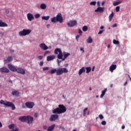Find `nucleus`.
<instances>
[{
	"instance_id": "3c124183",
	"label": "nucleus",
	"mask_w": 131,
	"mask_h": 131,
	"mask_svg": "<svg viewBox=\"0 0 131 131\" xmlns=\"http://www.w3.org/2000/svg\"><path fill=\"white\" fill-rule=\"evenodd\" d=\"M34 117H37L38 116V113H35L34 115Z\"/></svg>"
},
{
	"instance_id": "20e7f679",
	"label": "nucleus",
	"mask_w": 131,
	"mask_h": 131,
	"mask_svg": "<svg viewBox=\"0 0 131 131\" xmlns=\"http://www.w3.org/2000/svg\"><path fill=\"white\" fill-rule=\"evenodd\" d=\"M25 106L27 107V108H28L29 109H32L33 107H34V102L28 101L25 103Z\"/></svg>"
},
{
	"instance_id": "49530a36",
	"label": "nucleus",
	"mask_w": 131,
	"mask_h": 131,
	"mask_svg": "<svg viewBox=\"0 0 131 131\" xmlns=\"http://www.w3.org/2000/svg\"><path fill=\"white\" fill-rule=\"evenodd\" d=\"M99 117L100 119H103V118H104V116H103V115H99Z\"/></svg>"
},
{
	"instance_id": "f257e3e1",
	"label": "nucleus",
	"mask_w": 131,
	"mask_h": 131,
	"mask_svg": "<svg viewBox=\"0 0 131 131\" xmlns=\"http://www.w3.org/2000/svg\"><path fill=\"white\" fill-rule=\"evenodd\" d=\"M67 111L66 107L63 104L58 105V107L52 111V113L53 114H62V113H65Z\"/></svg>"
},
{
	"instance_id": "4c0bfd02",
	"label": "nucleus",
	"mask_w": 131,
	"mask_h": 131,
	"mask_svg": "<svg viewBox=\"0 0 131 131\" xmlns=\"http://www.w3.org/2000/svg\"><path fill=\"white\" fill-rule=\"evenodd\" d=\"M114 45H119V41L116 40V39H114L113 41Z\"/></svg>"
},
{
	"instance_id": "473e14b6",
	"label": "nucleus",
	"mask_w": 131,
	"mask_h": 131,
	"mask_svg": "<svg viewBox=\"0 0 131 131\" xmlns=\"http://www.w3.org/2000/svg\"><path fill=\"white\" fill-rule=\"evenodd\" d=\"M92 71V68L89 67H86V73H90Z\"/></svg>"
},
{
	"instance_id": "ea45409f",
	"label": "nucleus",
	"mask_w": 131,
	"mask_h": 131,
	"mask_svg": "<svg viewBox=\"0 0 131 131\" xmlns=\"http://www.w3.org/2000/svg\"><path fill=\"white\" fill-rule=\"evenodd\" d=\"M40 17V15L38 13H37L35 15V18H36V19H38V18H39Z\"/></svg>"
},
{
	"instance_id": "c9c22d12",
	"label": "nucleus",
	"mask_w": 131,
	"mask_h": 131,
	"mask_svg": "<svg viewBox=\"0 0 131 131\" xmlns=\"http://www.w3.org/2000/svg\"><path fill=\"white\" fill-rule=\"evenodd\" d=\"M50 19V16H42V20H48Z\"/></svg>"
},
{
	"instance_id": "bb28decb",
	"label": "nucleus",
	"mask_w": 131,
	"mask_h": 131,
	"mask_svg": "<svg viewBox=\"0 0 131 131\" xmlns=\"http://www.w3.org/2000/svg\"><path fill=\"white\" fill-rule=\"evenodd\" d=\"M114 16V13L112 12L109 16L108 17V19H109V21L110 22H111L112 21V18H113V17Z\"/></svg>"
},
{
	"instance_id": "39448f33",
	"label": "nucleus",
	"mask_w": 131,
	"mask_h": 131,
	"mask_svg": "<svg viewBox=\"0 0 131 131\" xmlns=\"http://www.w3.org/2000/svg\"><path fill=\"white\" fill-rule=\"evenodd\" d=\"M56 20L57 22L60 23H63V17H62V14L61 13H58L56 15Z\"/></svg>"
},
{
	"instance_id": "bf43d9fd",
	"label": "nucleus",
	"mask_w": 131,
	"mask_h": 131,
	"mask_svg": "<svg viewBox=\"0 0 131 131\" xmlns=\"http://www.w3.org/2000/svg\"><path fill=\"white\" fill-rule=\"evenodd\" d=\"M78 38H79V35H77L76 36V39H77V40H78Z\"/></svg>"
},
{
	"instance_id": "680f3d73",
	"label": "nucleus",
	"mask_w": 131,
	"mask_h": 131,
	"mask_svg": "<svg viewBox=\"0 0 131 131\" xmlns=\"http://www.w3.org/2000/svg\"><path fill=\"white\" fill-rule=\"evenodd\" d=\"M97 6H98V7H100V6H101V5L100 4V2H97Z\"/></svg>"
},
{
	"instance_id": "6e6d98bb",
	"label": "nucleus",
	"mask_w": 131,
	"mask_h": 131,
	"mask_svg": "<svg viewBox=\"0 0 131 131\" xmlns=\"http://www.w3.org/2000/svg\"><path fill=\"white\" fill-rule=\"evenodd\" d=\"M104 31L103 30H100L99 32H98V34H102L103 33V32Z\"/></svg>"
},
{
	"instance_id": "6ab92c4d",
	"label": "nucleus",
	"mask_w": 131,
	"mask_h": 131,
	"mask_svg": "<svg viewBox=\"0 0 131 131\" xmlns=\"http://www.w3.org/2000/svg\"><path fill=\"white\" fill-rule=\"evenodd\" d=\"M56 58V56L55 55L52 56H47V61H52V60H54Z\"/></svg>"
},
{
	"instance_id": "7ed1b4c3",
	"label": "nucleus",
	"mask_w": 131,
	"mask_h": 131,
	"mask_svg": "<svg viewBox=\"0 0 131 131\" xmlns=\"http://www.w3.org/2000/svg\"><path fill=\"white\" fill-rule=\"evenodd\" d=\"M31 33V30L30 29H24L23 31H20L18 33L19 36H26Z\"/></svg>"
},
{
	"instance_id": "774afa93",
	"label": "nucleus",
	"mask_w": 131,
	"mask_h": 131,
	"mask_svg": "<svg viewBox=\"0 0 131 131\" xmlns=\"http://www.w3.org/2000/svg\"><path fill=\"white\" fill-rule=\"evenodd\" d=\"M110 47H111L110 45L108 44V45H107V48H108V49H110Z\"/></svg>"
},
{
	"instance_id": "a19ab883",
	"label": "nucleus",
	"mask_w": 131,
	"mask_h": 131,
	"mask_svg": "<svg viewBox=\"0 0 131 131\" xmlns=\"http://www.w3.org/2000/svg\"><path fill=\"white\" fill-rule=\"evenodd\" d=\"M96 4H97V2L93 1L90 3V5L91 6H96Z\"/></svg>"
},
{
	"instance_id": "412c9836",
	"label": "nucleus",
	"mask_w": 131,
	"mask_h": 131,
	"mask_svg": "<svg viewBox=\"0 0 131 131\" xmlns=\"http://www.w3.org/2000/svg\"><path fill=\"white\" fill-rule=\"evenodd\" d=\"M55 126H56V125H55V124H52L51 126H49L47 130L48 131H52V130H53V129H54L55 128Z\"/></svg>"
},
{
	"instance_id": "603ef678",
	"label": "nucleus",
	"mask_w": 131,
	"mask_h": 131,
	"mask_svg": "<svg viewBox=\"0 0 131 131\" xmlns=\"http://www.w3.org/2000/svg\"><path fill=\"white\" fill-rule=\"evenodd\" d=\"M49 53H50V51H46L44 54V56H46V55H47V54H49Z\"/></svg>"
},
{
	"instance_id": "09e8293b",
	"label": "nucleus",
	"mask_w": 131,
	"mask_h": 131,
	"mask_svg": "<svg viewBox=\"0 0 131 131\" xmlns=\"http://www.w3.org/2000/svg\"><path fill=\"white\" fill-rule=\"evenodd\" d=\"M79 33L80 35H81L82 34V31L80 29H79Z\"/></svg>"
},
{
	"instance_id": "f704fd0d",
	"label": "nucleus",
	"mask_w": 131,
	"mask_h": 131,
	"mask_svg": "<svg viewBox=\"0 0 131 131\" xmlns=\"http://www.w3.org/2000/svg\"><path fill=\"white\" fill-rule=\"evenodd\" d=\"M14 126H15L14 124H11L8 125V127L10 129H14Z\"/></svg>"
},
{
	"instance_id": "f3484780",
	"label": "nucleus",
	"mask_w": 131,
	"mask_h": 131,
	"mask_svg": "<svg viewBox=\"0 0 131 131\" xmlns=\"http://www.w3.org/2000/svg\"><path fill=\"white\" fill-rule=\"evenodd\" d=\"M27 116H22L19 118V120L22 121L23 122H25L27 121Z\"/></svg>"
},
{
	"instance_id": "de8ad7c7",
	"label": "nucleus",
	"mask_w": 131,
	"mask_h": 131,
	"mask_svg": "<svg viewBox=\"0 0 131 131\" xmlns=\"http://www.w3.org/2000/svg\"><path fill=\"white\" fill-rule=\"evenodd\" d=\"M101 124H102V125H106V122L105 121H102L101 122Z\"/></svg>"
},
{
	"instance_id": "052dcab7",
	"label": "nucleus",
	"mask_w": 131,
	"mask_h": 131,
	"mask_svg": "<svg viewBox=\"0 0 131 131\" xmlns=\"http://www.w3.org/2000/svg\"><path fill=\"white\" fill-rule=\"evenodd\" d=\"M57 61L58 62V65H59V64H60V63H61V62H62V60H59V59H57Z\"/></svg>"
},
{
	"instance_id": "2f4dec72",
	"label": "nucleus",
	"mask_w": 131,
	"mask_h": 131,
	"mask_svg": "<svg viewBox=\"0 0 131 131\" xmlns=\"http://www.w3.org/2000/svg\"><path fill=\"white\" fill-rule=\"evenodd\" d=\"M87 42L88 43H92V42H93V39L91 37H89L87 39Z\"/></svg>"
},
{
	"instance_id": "13d9d810",
	"label": "nucleus",
	"mask_w": 131,
	"mask_h": 131,
	"mask_svg": "<svg viewBox=\"0 0 131 131\" xmlns=\"http://www.w3.org/2000/svg\"><path fill=\"white\" fill-rule=\"evenodd\" d=\"M25 108H26V106H25V105H24V103H23L22 105V108L25 109Z\"/></svg>"
},
{
	"instance_id": "6e6552de",
	"label": "nucleus",
	"mask_w": 131,
	"mask_h": 131,
	"mask_svg": "<svg viewBox=\"0 0 131 131\" xmlns=\"http://www.w3.org/2000/svg\"><path fill=\"white\" fill-rule=\"evenodd\" d=\"M39 48L43 50V51H47L49 49V47L46 45L45 43H41L39 45Z\"/></svg>"
},
{
	"instance_id": "c85d7f7f",
	"label": "nucleus",
	"mask_w": 131,
	"mask_h": 131,
	"mask_svg": "<svg viewBox=\"0 0 131 131\" xmlns=\"http://www.w3.org/2000/svg\"><path fill=\"white\" fill-rule=\"evenodd\" d=\"M58 59H62L63 58V53H62V51H60L59 53V54L57 55Z\"/></svg>"
},
{
	"instance_id": "338daca9",
	"label": "nucleus",
	"mask_w": 131,
	"mask_h": 131,
	"mask_svg": "<svg viewBox=\"0 0 131 131\" xmlns=\"http://www.w3.org/2000/svg\"><path fill=\"white\" fill-rule=\"evenodd\" d=\"M100 29H104V26H102L100 27Z\"/></svg>"
},
{
	"instance_id": "69168bd1",
	"label": "nucleus",
	"mask_w": 131,
	"mask_h": 131,
	"mask_svg": "<svg viewBox=\"0 0 131 131\" xmlns=\"http://www.w3.org/2000/svg\"><path fill=\"white\" fill-rule=\"evenodd\" d=\"M43 129H47V126H43Z\"/></svg>"
},
{
	"instance_id": "72a5a7b5",
	"label": "nucleus",
	"mask_w": 131,
	"mask_h": 131,
	"mask_svg": "<svg viewBox=\"0 0 131 131\" xmlns=\"http://www.w3.org/2000/svg\"><path fill=\"white\" fill-rule=\"evenodd\" d=\"M51 22H52V23H56V22L57 21V17H54L51 19Z\"/></svg>"
},
{
	"instance_id": "9d476101",
	"label": "nucleus",
	"mask_w": 131,
	"mask_h": 131,
	"mask_svg": "<svg viewBox=\"0 0 131 131\" xmlns=\"http://www.w3.org/2000/svg\"><path fill=\"white\" fill-rule=\"evenodd\" d=\"M27 16L29 21H32V20H34V16H33V14L29 13L27 14Z\"/></svg>"
},
{
	"instance_id": "4d7b16f0",
	"label": "nucleus",
	"mask_w": 131,
	"mask_h": 131,
	"mask_svg": "<svg viewBox=\"0 0 131 131\" xmlns=\"http://www.w3.org/2000/svg\"><path fill=\"white\" fill-rule=\"evenodd\" d=\"M39 65L40 66H42V65H43V61H40V63H39Z\"/></svg>"
},
{
	"instance_id": "1a4fd4ad",
	"label": "nucleus",
	"mask_w": 131,
	"mask_h": 131,
	"mask_svg": "<svg viewBox=\"0 0 131 131\" xmlns=\"http://www.w3.org/2000/svg\"><path fill=\"white\" fill-rule=\"evenodd\" d=\"M8 67L9 69L11 70V71H12L13 72H16L17 71V69L15 68V66L11 64H8Z\"/></svg>"
},
{
	"instance_id": "cd10ccee",
	"label": "nucleus",
	"mask_w": 131,
	"mask_h": 131,
	"mask_svg": "<svg viewBox=\"0 0 131 131\" xmlns=\"http://www.w3.org/2000/svg\"><path fill=\"white\" fill-rule=\"evenodd\" d=\"M12 95L15 96L16 97H17V96H19V92H18L16 91H13L12 92Z\"/></svg>"
},
{
	"instance_id": "a18cd8bd",
	"label": "nucleus",
	"mask_w": 131,
	"mask_h": 131,
	"mask_svg": "<svg viewBox=\"0 0 131 131\" xmlns=\"http://www.w3.org/2000/svg\"><path fill=\"white\" fill-rule=\"evenodd\" d=\"M46 70H49V67L43 68V71H46Z\"/></svg>"
},
{
	"instance_id": "37998d69",
	"label": "nucleus",
	"mask_w": 131,
	"mask_h": 131,
	"mask_svg": "<svg viewBox=\"0 0 131 131\" xmlns=\"http://www.w3.org/2000/svg\"><path fill=\"white\" fill-rule=\"evenodd\" d=\"M88 111V107H86L84 110H83V115L84 116L85 115V112L86 111Z\"/></svg>"
},
{
	"instance_id": "423d86ee",
	"label": "nucleus",
	"mask_w": 131,
	"mask_h": 131,
	"mask_svg": "<svg viewBox=\"0 0 131 131\" xmlns=\"http://www.w3.org/2000/svg\"><path fill=\"white\" fill-rule=\"evenodd\" d=\"M49 119L50 121H55V120L59 119V115L57 114L51 115Z\"/></svg>"
},
{
	"instance_id": "c03bdc74",
	"label": "nucleus",
	"mask_w": 131,
	"mask_h": 131,
	"mask_svg": "<svg viewBox=\"0 0 131 131\" xmlns=\"http://www.w3.org/2000/svg\"><path fill=\"white\" fill-rule=\"evenodd\" d=\"M42 58H43V56L42 55H40L38 56V59L39 60H41V59H42Z\"/></svg>"
},
{
	"instance_id": "7c9ffc66",
	"label": "nucleus",
	"mask_w": 131,
	"mask_h": 131,
	"mask_svg": "<svg viewBox=\"0 0 131 131\" xmlns=\"http://www.w3.org/2000/svg\"><path fill=\"white\" fill-rule=\"evenodd\" d=\"M50 73L51 74H54L56 73V74L57 75V69H54L51 70Z\"/></svg>"
},
{
	"instance_id": "0eeeda50",
	"label": "nucleus",
	"mask_w": 131,
	"mask_h": 131,
	"mask_svg": "<svg viewBox=\"0 0 131 131\" xmlns=\"http://www.w3.org/2000/svg\"><path fill=\"white\" fill-rule=\"evenodd\" d=\"M68 25L69 27H73V26L77 25V21L76 20H70L68 23Z\"/></svg>"
},
{
	"instance_id": "5701e85b",
	"label": "nucleus",
	"mask_w": 131,
	"mask_h": 131,
	"mask_svg": "<svg viewBox=\"0 0 131 131\" xmlns=\"http://www.w3.org/2000/svg\"><path fill=\"white\" fill-rule=\"evenodd\" d=\"M40 8L41 10H46L47 9V5L46 4L42 3L40 5Z\"/></svg>"
},
{
	"instance_id": "a878e982",
	"label": "nucleus",
	"mask_w": 131,
	"mask_h": 131,
	"mask_svg": "<svg viewBox=\"0 0 131 131\" xmlns=\"http://www.w3.org/2000/svg\"><path fill=\"white\" fill-rule=\"evenodd\" d=\"M60 52H62V50H61V49L59 48H56L54 51V54H55L56 55H58V53H59Z\"/></svg>"
},
{
	"instance_id": "5fc2aeb1",
	"label": "nucleus",
	"mask_w": 131,
	"mask_h": 131,
	"mask_svg": "<svg viewBox=\"0 0 131 131\" xmlns=\"http://www.w3.org/2000/svg\"><path fill=\"white\" fill-rule=\"evenodd\" d=\"M6 14H9V13H10V10H9V9H7L6 11Z\"/></svg>"
},
{
	"instance_id": "f8f14e48",
	"label": "nucleus",
	"mask_w": 131,
	"mask_h": 131,
	"mask_svg": "<svg viewBox=\"0 0 131 131\" xmlns=\"http://www.w3.org/2000/svg\"><path fill=\"white\" fill-rule=\"evenodd\" d=\"M16 72H17V73H20V74H25V70L22 68L16 69Z\"/></svg>"
},
{
	"instance_id": "864d4df0",
	"label": "nucleus",
	"mask_w": 131,
	"mask_h": 131,
	"mask_svg": "<svg viewBox=\"0 0 131 131\" xmlns=\"http://www.w3.org/2000/svg\"><path fill=\"white\" fill-rule=\"evenodd\" d=\"M117 27V24H114V25L112 26V27H113V28H114V27Z\"/></svg>"
},
{
	"instance_id": "a211bd4d",
	"label": "nucleus",
	"mask_w": 131,
	"mask_h": 131,
	"mask_svg": "<svg viewBox=\"0 0 131 131\" xmlns=\"http://www.w3.org/2000/svg\"><path fill=\"white\" fill-rule=\"evenodd\" d=\"M83 72H85V68L84 67H82L79 70L78 74L79 75H81Z\"/></svg>"
},
{
	"instance_id": "c756f323",
	"label": "nucleus",
	"mask_w": 131,
	"mask_h": 131,
	"mask_svg": "<svg viewBox=\"0 0 131 131\" xmlns=\"http://www.w3.org/2000/svg\"><path fill=\"white\" fill-rule=\"evenodd\" d=\"M122 3V1H117L113 3V5L115 6H118V5H120V4H121Z\"/></svg>"
},
{
	"instance_id": "2eb2a0df",
	"label": "nucleus",
	"mask_w": 131,
	"mask_h": 131,
	"mask_svg": "<svg viewBox=\"0 0 131 131\" xmlns=\"http://www.w3.org/2000/svg\"><path fill=\"white\" fill-rule=\"evenodd\" d=\"M95 12H99V13H103L104 12V8L99 7L95 10Z\"/></svg>"
},
{
	"instance_id": "e2e57ef3",
	"label": "nucleus",
	"mask_w": 131,
	"mask_h": 131,
	"mask_svg": "<svg viewBox=\"0 0 131 131\" xmlns=\"http://www.w3.org/2000/svg\"><path fill=\"white\" fill-rule=\"evenodd\" d=\"M3 127V124L2 123V122L0 121V128Z\"/></svg>"
},
{
	"instance_id": "393cba45",
	"label": "nucleus",
	"mask_w": 131,
	"mask_h": 131,
	"mask_svg": "<svg viewBox=\"0 0 131 131\" xmlns=\"http://www.w3.org/2000/svg\"><path fill=\"white\" fill-rule=\"evenodd\" d=\"M106 92H107V88H105L104 90L102 91V94L100 95V98L102 99L104 96H105V94H106Z\"/></svg>"
},
{
	"instance_id": "ddd939ff",
	"label": "nucleus",
	"mask_w": 131,
	"mask_h": 131,
	"mask_svg": "<svg viewBox=\"0 0 131 131\" xmlns=\"http://www.w3.org/2000/svg\"><path fill=\"white\" fill-rule=\"evenodd\" d=\"M0 71H1V72H4V73H9L10 72V70L5 67L1 68Z\"/></svg>"
},
{
	"instance_id": "f03ea898",
	"label": "nucleus",
	"mask_w": 131,
	"mask_h": 131,
	"mask_svg": "<svg viewBox=\"0 0 131 131\" xmlns=\"http://www.w3.org/2000/svg\"><path fill=\"white\" fill-rule=\"evenodd\" d=\"M0 104L2 105H5L6 107H11L12 108V110H15V109H16V106H15V104H14L13 102L5 101L2 100L0 101Z\"/></svg>"
},
{
	"instance_id": "0e129e2a",
	"label": "nucleus",
	"mask_w": 131,
	"mask_h": 131,
	"mask_svg": "<svg viewBox=\"0 0 131 131\" xmlns=\"http://www.w3.org/2000/svg\"><path fill=\"white\" fill-rule=\"evenodd\" d=\"M125 128V126L122 125V129H124Z\"/></svg>"
},
{
	"instance_id": "8fccbe9b",
	"label": "nucleus",
	"mask_w": 131,
	"mask_h": 131,
	"mask_svg": "<svg viewBox=\"0 0 131 131\" xmlns=\"http://www.w3.org/2000/svg\"><path fill=\"white\" fill-rule=\"evenodd\" d=\"M80 51H81L82 52H83V53H84V49L82 48V47H81L80 48Z\"/></svg>"
},
{
	"instance_id": "4468645a",
	"label": "nucleus",
	"mask_w": 131,
	"mask_h": 131,
	"mask_svg": "<svg viewBox=\"0 0 131 131\" xmlns=\"http://www.w3.org/2000/svg\"><path fill=\"white\" fill-rule=\"evenodd\" d=\"M117 67V66L116 64H112L110 67V71H111V72H113V71L116 69Z\"/></svg>"
},
{
	"instance_id": "4be33fe9",
	"label": "nucleus",
	"mask_w": 131,
	"mask_h": 131,
	"mask_svg": "<svg viewBox=\"0 0 131 131\" xmlns=\"http://www.w3.org/2000/svg\"><path fill=\"white\" fill-rule=\"evenodd\" d=\"M61 68V73H68V69L66 68Z\"/></svg>"
},
{
	"instance_id": "58836bf2",
	"label": "nucleus",
	"mask_w": 131,
	"mask_h": 131,
	"mask_svg": "<svg viewBox=\"0 0 131 131\" xmlns=\"http://www.w3.org/2000/svg\"><path fill=\"white\" fill-rule=\"evenodd\" d=\"M82 30L84 32L88 31V27L86 26H84L82 28Z\"/></svg>"
},
{
	"instance_id": "9b49d317",
	"label": "nucleus",
	"mask_w": 131,
	"mask_h": 131,
	"mask_svg": "<svg viewBox=\"0 0 131 131\" xmlns=\"http://www.w3.org/2000/svg\"><path fill=\"white\" fill-rule=\"evenodd\" d=\"M33 121V117L30 116H27L26 121H27V123H28V124H30V123H32Z\"/></svg>"
},
{
	"instance_id": "b1692460",
	"label": "nucleus",
	"mask_w": 131,
	"mask_h": 131,
	"mask_svg": "<svg viewBox=\"0 0 131 131\" xmlns=\"http://www.w3.org/2000/svg\"><path fill=\"white\" fill-rule=\"evenodd\" d=\"M5 62H12L13 61V57L8 56L7 59L4 60Z\"/></svg>"
},
{
	"instance_id": "aec40b11",
	"label": "nucleus",
	"mask_w": 131,
	"mask_h": 131,
	"mask_svg": "<svg viewBox=\"0 0 131 131\" xmlns=\"http://www.w3.org/2000/svg\"><path fill=\"white\" fill-rule=\"evenodd\" d=\"M56 75H57V76L62 75V70H61V68H58V69L57 70Z\"/></svg>"
},
{
	"instance_id": "e433bc0d",
	"label": "nucleus",
	"mask_w": 131,
	"mask_h": 131,
	"mask_svg": "<svg viewBox=\"0 0 131 131\" xmlns=\"http://www.w3.org/2000/svg\"><path fill=\"white\" fill-rule=\"evenodd\" d=\"M69 56H70V53H66V52L63 53V57H64V58H67V57H68Z\"/></svg>"
},
{
	"instance_id": "79ce46f5",
	"label": "nucleus",
	"mask_w": 131,
	"mask_h": 131,
	"mask_svg": "<svg viewBox=\"0 0 131 131\" xmlns=\"http://www.w3.org/2000/svg\"><path fill=\"white\" fill-rule=\"evenodd\" d=\"M120 10V7L117 6L116 7V12H119Z\"/></svg>"
},
{
	"instance_id": "dca6fc26",
	"label": "nucleus",
	"mask_w": 131,
	"mask_h": 131,
	"mask_svg": "<svg viewBox=\"0 0 131 131\" xmlns=\"http://www.w3.org/2000/svg\"><path fill=\"white\" fill-rule=\"evenodd\" d=\"M0 27H8V24L0 19Z\"/></svg>"
}]
</instances>
